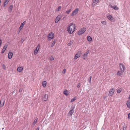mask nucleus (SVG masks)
Wrapping results in <instances>:
<instances>
[{
  "label": "nucleus",
  "instance_id": "f257e3e1",
  "mask_svg": "<svg viewBox=\"0 0 130 130\" xmlns=\"http://www.w3.org/2000/svg\"><path fill=\"white\" fill-rule=\"evenodd\" d=\"M76 29V26L73 23H70L68 26L67 30L70 34H72Z\"/></svg>",
  "mask_w": 130,
  "mask_h": 130
},
{
  "label": "nucleus",
  "instance_id": "f03ea898",
  "mask_svg": "<svg viewBox=\"0 0 130 130\" xmlns=\"http://www.w3.org/2000/svg\"><path fill=\"white\" fill-rule=\"evenodd\" d=\"M86 28H83L81 29L78 32V34L80 35L83 34L86 31Z\"/></svg>",
  "mask_w": 130,
  "mask_h": 130
},
{
  "label": "nucleus",
  "instance_id": "7ed1b4c3",
  "mask_svg": "<svg viewBox=\"0 0 130 130\" xmlns=\"http://www.w3.org/2000/svg\"><path fill=\"white\" fill-rule=\"evenodd\" d=\"M79 10V9L78 8H76L74 10L71 14L72 16H73L75 15L76 14L78 13Z\"/></svg>",
  "mask_w": 130,
  "mask_h": 130
},
{
  "label": "nucleus",
  "instance_id": "20e7f679",
  "mask_svg": "<svg viewBox=\"0 0 130 130\" xmlns=\"http://www.w3.org/2000/svg\"><path fill=\"white\" fill-rule=\"evenodd\" d=\"M54 34L52 32H50L48 36V38L49 40L52 39L54 38Z\"/></svg>",
  "mask_w": 130,
  "mask_h": 130
},
{
  "label": "nucleus",
  "instance_id": "39448f33",
  "mask_svg": "<svg viewBox=\"0 0 130 130\" xmlns=\"http://www.w3.org/2000/svg\"><path fill=\"white\" fill-rule=\"evenodd\" d=\"M119 66L120 68V70H124V71L125 69V68L124 65L123 64L121 63H119Z\"/></svg>",
  "mask_w": 130,
  "mask_h": 130
},
{
  "label": "nucleus",
  "instance_id": "423d86ee",
  "mask_svg": "<svg viewBox=\"0 0 130 130\" xmlns=\"http://www.w3.org/2000/svg\"><path fill=\"white\" fill-rule=\"evenodd\" d=\"M90 51L89 50H88L83 55V58L84 60L86 59L87 58V55L89 53Z\"/></svg>",
  "mask_w": 130,
  "mask_h": 130
},
{
  "label": "nucleus",
  "instance_id": "0eeeda50",
  "mask_svg": "<svg viewBox=\"0 0 130 130\" xmlns=\"http://www.w3.org/2000/svg\"><path fill=\"white\" fill-rule=\"evenodd\" d=\"M107 19L111 22H113V17L110 15L107 14Z\"/></svg>",
  "mask_w": 130,
  "mask_h": 130
},
{
  "label": "nucleus",
  "instance_id": "6e6552de",
  "mask_svg": "<svg viewBox=\"0 0 130 130\" xmlns=\"http://www.w3.org/2000/svg\"><path fill=\"white\" fill-rule=\"evenodd\" d=\"M48 98V95L47 94H45L43 95L42 97V100L44 101H46L47 100Z\"/></svg>",
  "mask_w": 130,
  "mask_h": 130
},
{
  "label": "nucleus",
  "instance_id": "1a4fd4ad",
  "mask_svg": "<svg viewBox=\"0 0 130 130\" xmlns=\"http://www.w3.org/2000/svg\"><path fill=\"white\" fill-rule=\"evenodd\" d=\"M114 92L115 90L113 88L110 89L109 92V95L110 96H111L114 93Z\"/></svg>",
  "mask_w": 130,
  "mask_h": 130
},
{
  "label": "nucleus",
  "instance_id": "9d476101",
  "mask_svg": "<svg viewBox=\"0 0 130 130\" xmlns=\"http://www.w3.org/2000/svg\"><path fill=\"white\" fill-rule=\"evenodd\" d=\"M5 102V100L4 99H1L0 102V106L2 107L4 105Z\"/></svg>",
  "mask_w": 130,
  "mask_h": 130
},
{
  "label": "nucleus",
  "instance_id": "9b49d317",
  "mask_svg": "<svg viewBox=\"0 0 130 130\" xmlns=\"http://www.w3.org/2000/svg\"><path fill=\"white\" fill-rule=\"evenodd\" d=\"M61 17L62 16L61 15L57 16L56 19L55 23H58V21L60 20Z\"/></svg>",
  "mask_w": 130,
  "mask_h": 130
},
{
  "label": "nucleus",
  "instance_id": "f8f14e48",
  "mask_svg": "<svg viewBox=\"0 0 130 130\" xmlns=\"http://www.w3.org/2000/svg\"><path fill=\"white\" fill-rule=\"evenodd\" d=\"M74 109H72L70 110L69 112L68 113V115L69 116H71L72 114L73 113L74 110Z\"/></svg>",
  "mask_w": 130,
  "mask_h": 130
},
{
  "label": "nucleus",
  "instance_id": "ddd939ff",
  "mask_svg": "<svg viewBox=\"0 0 130 130\" xmlns=\"http://www.w3.org/2000/svg\"><path fill=\"white\" fill-rule=\"evenodd\" d=\"M124 72V70L118 71L117 73V74L120 76Z\"/></svg>",
  "mask_w": 130,
  "mask_h": 130
},
{
  "label": "nucleus",
  "instance_id": "4468645a",
  "mask_svg": "<svg viewBox=\"0 0 130 130\" xmlns=\"http://www.w3.org/2000/svg\"><path fill=\"white\" fill-rule=\"evenodd\" d=\"M8 46L6 44H5L3 48L2 49V52L1 53L2 54H3L5 52V51L6 50V48H7Z\"/></svg>",
  "mask_w": 130,
  "mask_h": 130
},
{
  "label": "nucleus",
  "instance_id": "2eb2a0df",
  "mask_svg": "<svg viewBox=\"0 0 130 130\" xmlns=\"http://www.w3.org/2000/svg\"><path fill=\"white\" fill-rule=\"evenodd\" d=\"M13 55V53L12 52H9L8 55V57L9 59H11L12 58Z\"/></svg>",
  "mask_w": 130,
  "mask_h": 130
},
{
  "label": "nucleus",
  "instance_id": "dca6fc26",
  "mask_svg": "<svg viewBox=\"0 0 130 130\" xmlns=\"http://www.w3.org/2000/svg\"><path fill=\"white\" fill-rule=\"evenodd\" d=\"M99 0H94L93 1V3L92 4V7L94 6L95 4L98 3Z\"/></svg>",
  "mask_w": 130,
  "mask_h": 130
},
{
  "label": "nucleus",
  "instance_id": "f3484780",
  "mask_svg": "<svg viewBox=\"0 0 130 130\" xmlns=\"http://www.w3.org/2000/svg\"><path fill=\"white\" fill-rule=\"evenodd\" d=\"M110 7L111 8H113L115 10H118L119 9V8L115 5L113 6L111 5H110Z\"/></svg>",
  "mask_w": 130,
  "mask_h": 130
},
{
  "label": "nucleus",
  "instance_id": "a211bd4d",
  "mask_svg": "<svg viewBox=\"0 0 130 130\" xmlns=\"http://www.w3.org/2000/svg\"><path fill=\"white\" fill-rule=\"evenodd\" d=\"M23 68L22 67H19L17 68V71L19 72H22L23 70Z\"/></svg>",
  "mask_w": 130,
  "mask_h": 130
},
{
  "label": "nucleus",
  "instance_id": "6ab92c4d",
  "mask_svg": "<svg viewBox=\"0 0 130 130\" xmlns=\"http://www.w3.org/2000/svg\"><path fill=\"white\" fill-rule=\"evenodd\" d=\"M80 53H79V52H78L75 55V59H76L77 58L79 57L80 56Z\"/></svg>",
  "mask_w": 130,
  "mask_h": 130
},
{
  "label": "nucleus",
  "instance_id": "aec40b11",
  "mask_svg": "<svg viewBox=\"0 0 130 130\" xmlns=\"http://www.w3.org/2000/svg\"><path fill=\"white\" fill-rule=\"evenodd\" d=\"M13 8V6L12 5H11L9 6V9L8 11L10 12H12V10Z\"/></svg>",
  "mask_w": 130,
  "mask_h": 130
},
{
  "label": "nucleus",
  "instance_id": "412c9836",
  "mask_svg": "<svg viewBox=\"0 0 130 130\" xmlns=\"http://www.w3.org/2000/svg\"><path fill=\"white\" fill-rule=\"evenodd\" d=\"M42 86L44 88L45 87L47 84V82L46 81H43L42 83Z\"/></svg>",
  "mask_w": 130,
  "mask_h": 130
},
{
  "label": "nucleus",
  "instance_id": "4be33fe9",
  "mask_svg": "<svg viewBox=\"0 0 130 130\" xmlns=\"http://www.w3.org/2000/svg\"><path fill=\"white\" fill-rule=\"evenodd\" d=\"M126 105L127 107L129 108H130V100L127 101Z\"/></svg>",
  "mask_w": 130,
  "mask_h": 130
},
{
  "label": "nucleus",
  "instance_id": "5701e85b",
  "mask_svg": "<svg viewBox=\"0 0 130 130\" xmlns=\"http://www.w3.org/2000/svg\"><path fill=\"white\" fill-rule=\"evenodd\" d=\"M63 93L66 95L67 96L68 95L69 93H68V91L66 90H65L63 92Z\"/></svg>",
  "mask_w": 130,
  "mask_h": 130
},
{
  "label": "nucleus",
  "instance_id": "b1692460",
  "mask_svg": "<svg viewBox=\"0 0 130 130\" xmlns=\"http://www.w3.org/2000/svg\"><path fill=\"white\" fill-rule=\"evenodd\" d=\"M72 9L71 8H70L69 10H67L66 12V13L67 14H69L71 10Z\"/></svg>",
  "mask_w": 130,
  "mask_h": 130
},
{
  "label": "nucleus",
  "instance_id": "393cba45",
  "mask_svg": "<svg viewBox=\"0 0 130 130\" xmlns=\"http://www.w3.org/2000/svg\"><path fill=\"white\" fill-rule=\"evenodd\" d=\"M9 1H10V0H5V2L4 3V6H5V5H6L9 2Z\"/></svg>",
  "mask_w": 130,
  "mask_h": 130
},
{
  "label": "nucleus",
  "instance_id": "a878e982",
  "mask_svg": "<svg viewBox=\"0 0 130 130\" xmlns=\"http://www.w3.org/2000/svg\"><path fill=\"white\" fill-rule=\"evenodd\" d=\"M88 40L89 42L91 41L92 40V38L89 36H88L87 37Z\"/></svg>",
  "mask_w": 130,
  "mask_h": 130
},
{
  "label": "nucleus",
  "instance_id": "bb28decb",
  "mask_svg": "<svg viewBox=\"0 0 130 130\" xmlns=\"http://www.w3.org/2000/svg\"><path fill=\"white\" fill-rule=\"evenodd\" d=\"M26 22V21H25L24 22H23L22 23L20 26L21 27H22V28H23V27L24 26V25L25 23Z\"/></svg>",
  "mask_w": 130,
  "mask_h": 130
},
{
  "label": "nucleus",
  "instance_id": "cd10ccee",
  "mask_svg": "<svg viewBox=\"0 0 130 130\" xmlns=\"http://www.w3.org/2000/svg\"><path fill=\"white\" fill-rule=\"evenodd\" d=\"M73 40H72V41L71 40V41H70L68 43V46H70L73 43Z\"/></svg>",
  "mask_w": 130,
  "mask_h": 130
},
{
  "label": "nucleus",
  "instance_id": "c85d7f7f",
  "mask_svg": "<svg viewBox=\"0 0 130 130\" xmlns=\"http://www.w3.org/2000/svg\"><path fill=\"white\" fill-rule=\"evenodd\" d=\"M40 47V45L39 44H38L36 47V49L35 50L38 51Z\"/></svg>",
  "mask_w": 130,
  "mask_h": 130
},
{
  "label": "nucleus",
  "instance_id": "c756f323",
  "mask_svg": "<svg viewBox=\"0 0 130 130\" xmlns=\"http://www.w3.org/2000/svg\"><path fill=\"white\" fill-rule=\"evenodd\" d=\"M38 120V118H36L35 119L34 121L33 122V124H34V125H35V124L36 123H37V122Z\"/></svg>",
  "mask_w": 130,
  "mask_h": 130
},
{
  "label": "nucleus",
  "instance_id": "7c9ffc66",
  "mask_svg": "<svg viewBox=\"0 0 130 130\" xmlns=\"http://www.w3.org/2000/svg\"><path fill=\"white\" fill-rule=\"evenodd\" d=\"M61 7L60 6H59L58 8L56 9V11H59L61 9Z\"/></svg>",
  "mask_w": 130,
  "mask_h": 130
},
{
  "label": "nucleus",
  "instance_id": "2f4dec72",
  "mask_svg": "<svg viewBox=\"0 0 130 130\" xmlns=\"http://www.w3.org/2000/svg\"><path fill=\"white\" fill-rule=\"evenodd\" d=\"M122 89L120 88L119 89H118L117 90V93H120V92L122 90Z\"/></svg>",
  "mask_w": 130,
  "mask_h": 130
},
{
  "label": "nucleus",
  "instance_id": "473e14b6",
  "mask_svg": "<svg viewBox=\"0 0 130 130\" xmlns=\"http://www.w3.org/2000/svg\"><path fill=\"white\" fill-rule=\"evenodd\" d=\"M76 97H75L71 100V102H72L74 101L76 99Z\"/></svg>",
  "mask_w": 130,
  "mask_h": 130
},
{
  "label": "nucleus",
  "instance_id": "72a5a7b5",
  "mask_svg": "<svg viewBox=\"0 0 130 130\" xmlns=\"http://www.w3.org/2000/svg\"><path fill=\"white\" fill-rule=\"evenodd\" d=\"M127 127V126L126 125H124L123 127V130H125Z\"/></svg>",
  "mask_w": 130,
  "mask_h": 130
},
{
  "label": "nucleus",
  "instance_id": "f704fd0d",
  "mask_svg": "<svg viewBox=\"0 0 130 130\" xmlns=\"http://www.w3.org/2000/svg\"><path fill=\"white\" fill-rule=\"evenodd\" d=\"M92 78V76H90L89 78L88 79V81L89 82V83L90 84L91 83V79Z\"/></svg>",
  "mask_w": 130,
  "mask_h": 130
},
{
  "label": "nucleus",
  "instance_id": "c9c22d12",
  "mask_svg": "<svg viewBox=\"0 0 130 130\" xmlns=\"http://www.w3.org/2000/svg\"><path fill=\"white\" fill-rule=\"evenodd\" d=\"M55 40H54L53 42L51 45V47H53L54 46V45H55Z\"/></svg>",
  "mask_w": 130,
  "mask_h": 130
},
{
  "label": "nucleus",
  "instance_id": "e433bc0d",
  "mask_svg": "<svg viewBox=\"0 0 130 130\" xmlns=\"http://www.w3.org/2000/svg\"><path fill=\"white\" fill-rule=\"evenodd\" d=\"M101 23L104 25H105L106 24V22L105 21H102L101 22Z\"/></svg>",
  "mask_w": 130,
  "mask_h": 130
},
{
  "label": "nucleus",
  "instance_id": "4c0bfd02",
  "mask_svg": "<svg viewBox=\"0 0 130 130\" xmlns=\"http://www.w3.org/2000/svg\"><path fill=\"white\" fill-rule=\"evenodd\" d=\"M2 67L4 69V70H5L6 69V66H5V65L3 64L2 65Z\"/></svg>",
  "mask_w": 130,
  "mask_h": 130
},
{
  "label": "nucleus",
  "instance_id": "58836bf2",
  "mask_svg": "<svg viewBox=\"0 0 130 130\" xmlns=\"http://www.w3.org/2000/svg\"><path fill=\"white\" fill-rule=\"evenodd\" d=\"M50 60H54V58L52 56H51L50 57Z\"/></svg>",
  "mask_w": 130,
  "mask_h": 130
},
{
  "label": "nucleus",
  "instance_id": "ea45409f",
  "mask_svg": "<svg viewBox=\"0 0 130 130\" xmlns=\"http://www.w3.org/2000/svg\"><path fill=\"white\" fill-rule=\"evenodd\" d=\"M66 69H63L62 73L63 74H65L66 73Z\"/></svg>",
  "mask_w": 130,
  "mask_h": 130
},
{
  "label": "nucleus",
  "instance_id": "a19ab883",
  "mask_svg": "<svg viewBox=\"0 0 130 130\" xmlns=\"http://www.w3.org/2000/svg\"><path fill=\"white\" fill-rule=\"evenodd\" d=\"M38 51L35 50L34 52V55H36L38 53Z\"/></svg>",
  "mask_w": 130,
  "mask_h": 130
},
{
  "label": "nucleus",
  "instance_id": "79ce46f5",
  "mask_svg": "<svg viewBox=\"0 0 130 130\" xmlns=\"http://www.w3.org/2000/svg\"><path fill=\"white\" fill-rule=\"evenodd\" d=\"M128 119H130V113L128 114Z\"/></svg>",
  "mask_w": 130,
  "mask_h": 130
},
{
  "label": "nucleus",
  "instance_id": "37998d69",
  "mask_svg": "<svg viewBox=\"0 0 130 130\" xmlns=\"http://www.w3.org/2000/svg\"><path fill=\"white\" fill-rule=\"evenodd\" d=\"M22 28L21 27H20L19 28V32L22 29Z\"/></svg>",
  "mask_w": 130,
  "mask_h": 130
},
{
  "label": "nucleus",
  "instance_id": "c03bdc74",
  "mask_svg": "<svg viewBox=\"0 0 130 130\" xmlns=\"http://www.w3.org/2000/svg\"><path fill=\"white\" fill-rule=\"evenodd\" d=\"M23 90V89L22 88H21L19 90V91L20 92H21Z\"/></svg>",
  "mask_w": 130,
  "mask_h": 130
},
{
  "label": "nucleus",
  "instance_id": "a18cd8bd",
  "mask_svg": "<svg viewBox=\"0 0 130 130\" xmlns=\"http://www.w3.org/2000/svg\"><path fill=\"white\" fill-rule=\"evenodd\" d=\"M80 87V85L79 84H78L77 86V88H79Z\"/></svg>",
  "mask_w": 130,
  "mask_h": 130
},
{
  "label": "nucleus",
  "instance_id": "49530a36",
  "mask_svg": "<svg viewBox=\"0 0 130 130\" xmlns=\"http://www.w3.org/2000/svg\"><path fill=\"white\" fill-rule=\"evenodd\" d=\"M39 127H38L35 130H39Z\"/></svg>",
  "mask_w": 130,
  "mask_h": 130
},
{
  "label": "nucleus",
  "instance_id": "de8ad7c7",
  "mask_svg": "<svg viewBox=\"0 0 130 130\" xmlns=\"http://www.w3.org/2000/svg\"><path fill=\"white\" fill-rule=\"evenodd\" d=\"M128 98L130 100V95H129V96Z\"/></svg>",
  "mask_w": 130,
  "mask_h": 130
}]
</instances>
